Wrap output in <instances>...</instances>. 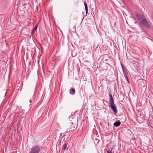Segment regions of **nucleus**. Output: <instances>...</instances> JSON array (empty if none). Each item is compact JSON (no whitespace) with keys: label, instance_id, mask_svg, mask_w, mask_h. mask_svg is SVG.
Returning <instances> with one entry per match:
<instances>
[{"label":"nucleus","instance_id":"obj_1","mask_svg":"<svg viewBox=\"0 0 153 153\" xmlns=\"http://www.w3.org/2000/svg\"><path fill=\"white\" fill-rule=\"evenodd\" d=\"M76 121L72 117H70L68 120V129L74 130L77 127Z\"/></svg>","mask_w":153,"mask_h":153},{"label":"nucleus","instance_id":"obj_2","mask_svg":"<svg viewBox=\"0 0 153 153\" xmlns=\"http://www.w3.org/2000/svg\"><path fill=\"white\" fill-rule=\"evenodd\" d=\"M147 84V82L146 80L143 79H140L138 80V85L140 86L141 88H144L145 89L146 88V86Z\"/></svg>","mask_w":153,"mask_h":153},{"label":"nucleus","instance_id":"obj_3","mask_svg":"<svg viewBox=\"0 0 153 153\" xmlns=\"http://www.w3.org/2000/svg\"><path fill=\"white\" fill-rule=\"evenodd\" d=\"M40 148L37 146H35L32 147L29 153H39Z\"/></svg>","mask_w":153,"mask_h":153},{"label":"nucleus","instance_id":"obj_4","mask_svg":"<svg viewBox=\"0 0 153 153\" xmlns=\"http://www.w3.org/2000/svg\"><path fill=\"white\" fill-rule=\"evenodd\" d=\"M140 23L143 26L146 27L148 28H150V26L149 23L146 19L143 18L141 21Z\"/></svg>","mask_w":153,"mask_h":153},{"label":"nucleus","instance_id":"obj_5","mask_svg":"<svg viewBox=\"0 0 153 153\" xmlns=\"http://www.w3.org/2000/svg\"><path fill=\"white\" fill-rule=\"evenodd\" d=\"M110 107L111 108L112 111L114 112V114H116L117 113V109L116 106H115L114 103L110 104Z\"/></svg>","mask_w":153,"mask_h":153},{"label":"nucleus","instance_id":"obj_6","mask_svg":"<svg viewBox=\"0 0 153 153\" xmlns=\"http://www.w3.org/2000/svg\"><path fill=\"white\" fill-rule=\"evenodd\" d=\"M121 67L123 69V72L124 74V75H128V73L127 72V68L122 64H121Z\"/></svg>","mask_w":153,"mask_h":153},{"label":"nucleus","instance_id":"obj_7","mask_svg":"<svg viewBox=\"0 0 153 153\" xmlns=\"http://www.w3.org/2000/svg\"><path fill=\"white\" fill-rule=\"evenodd\" d=\"M109 96L110 97L109 98V104L112 103H114V100L111 94L109 92Z\"/></svg>","mask_w":153,"mask_h":153},{"label":"nucleus","instance_id":"obj_8","mask_svg":"<svg viewBox=\"0 0 153 153\" xmlns=\"http://www.w3.org/2000/svg\"><path fill=\"white\" fill-rule=\"evenodd\" d=\"M136 16L138 19L140 21L144 18L142 14L137 13Z\"/></svg>","mask_w":153,"mask_h":153},{"label":"nucleus","instance_id":"obj_9","mask_svg":"<svg viewBox=\"0 0 153 153\" xmlns=\"http://www.w3.org/2000/svg\"><path fill=\"white\" fill-rule=\"evenodd\" d=\"M120 121L118 120L115 122L114 124V125L115 127H118L120 126Z\"/></svg>","mask_w":153,"mask_h":153},{"label":"nucleus","instance_id":"obj_10","mask_svg":"<svg viewBox=\"0 0 153 153\" xmlns=\"http://www.w3.org/2000/svg\"><path fill=\"white\" fill-rule=\"evenodd\" d=\"M75 90L74 88H71L69 90V93L73 95L75 94Z\"/></svg>","mask_w":153,"mask_h":153},{"label":"nucleus","instance_id":"obj_11","mask_svg":"<svg viewBox=\"0 0 153 153\" xmlns=\"http://www.w3.org/2000/svg\"><path fill=\"white\" fill-rule=\"evenodd\" d=\"M67 146V143H65L64 144L63 146V152H64V150L65 149H66V147Z\"/></svg>","mask_w":153,"mask_h":153},{"label":"nucleus","instance_id":"obj_12","mask_svg":"<svg viewBox=\"0 0 153 153\" xmlns=\"http://www.w3.org/2000/svg\"><path fill=\"white\" fill-rule=\"evenodd\" d=\"M37 27H38V25H36L35 26V27L33 29L32 31L33 32H35V31L37 29Z\"/></svg>","mask_w":153,"mask_h":153},{"label":"nucleus","instance_id":"obj_13","mask_svg":"<svg viewBox=\"0 0 153 153\" xmlns=\"http://www.w3.org/2000/svg\"><path fill=\"white\" fill-rule=\"evenodd\" d=\"M84 4L85 7V9H88V6L87 4L85 2L84 3Z\"/></svg>","mask_w":153,"mask_h":153},{"label":"nucleus","instance_id":"obj_14","mask_svg":"<svg viewBox=\"0 0 153 153\" xmlns=\"http://www.w3.org/2000/svg\"><path fill=\"white\" fill-rule=\"evenodd\" d=\"M105 150L107 152V153H112V152L110 151V149L108 150L106 149Z\"/></svg>","mask_w":153,"mask_h":153},{"label":"nucleus","instance_id":"obj_15","mask_svg":"<svg viewBox=\"0 0 153 153\" xmlns=\"http://www.w3.org/2000/svg\"><path fill=\"white\" fill-rule=\"evenodd\" d=\"M127 75H126H126H125L124 76H125V77H126V79L127 80L128 82H129V79H128V77L127 76Z\"/></svg>","mask_w":153,"mask_h":153},{"label":"nucleus","instance_id":"obj_16","mask_svg":"<svg viewBox=\"0 0 153 153\" xmlns=\"http://www.w3.org/2000/svg\"><path fill=\"white\" fill-rule=\"evenodd\" d=\"M26 115V113H25V114L24 113H23L22 114V115L23 116V117H25Z\"/></svg>","mask_w":153,"mask_h":153},{"label":"nucleus","instance_id":"obj_17","mask_svg":"<svg viewBox=\"0 0 153 153\" xmlns=\"http://www.w3.org/2000/svg\"><path fill=\"white\" fill-rule=\"evenodd\" d=\"M85 11H86V13L87 15L88 13V9H85Z\"/></svg>","mask_w":153,"mask_h":153},{"label":"nucleus","instance_id":"obj_18","mask_svg":"<svg viewBox=\"0 0 153 153\" xmlns=\"http://www.w3.org/2000/svg\"><path fill=\"white\" fill-rule=\"evenodd\" d=\"M109 123H108V126H109Z\"/></svg>","mask_w":153,"mask_h":153},{"label":"nucleus","instance_id":"obj_19","mask_svg":"<svg viewBox=\"0 0 153 153\" xmlns=\"http://www.w3.org/2000/svg\"><path fill=\"white\" fill-rule=\"evenodd\" d=\"M64 141H65V138H64Z\"/></svg>","mask_w":153,"mask_h":153}]
</instances>
